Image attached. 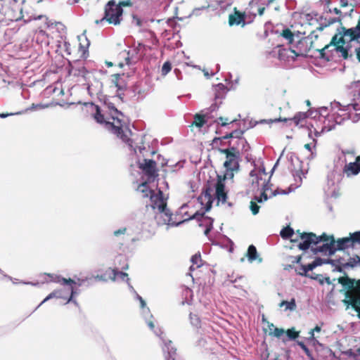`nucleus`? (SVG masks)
Instances as JSON below:
<instances>
[{
  "label": "nucleus",
  "mask_w": 360,
  "mask_h": 360,
  "mask_svg": "<svg viewBox=\"0 0 360 360\" xmlns=\"http://www.w3.org/2000/svg\"><path fill=\"white\" fill-rule=\"evenodd\" d=\"M324 243L322 245L317 246L314 251L315 252H323L331 255L336 251L335 240L333 236H328V241H323Z\"/></svg>",
  "instance_id": "a211bd4d"
},
{
  "label": "nucleus",
  "mask_w": 360,
  "mask_h": 360,
  "mask_svg": "<svg viewBox=\"0 0 360 360\" xmlns=\"http://www.w3.org/2000/svg\"><path fill=\"white\" fill-rule=\"evenodd\" d=\"M322 264L321 259V258H316L314 262L311 263L304 265L306 274H307V272L309 271L313 270L316 266L321 265Z\"/></svg>",
  "instance_id": "f704fd0d"
},
{
  "label": "nucleus",
  "mask_w": 360,
  "mask_h": 360,
  "mask_svg": "<svg viewBox=\"0 0 360 360\" xmlns=\"http://www.w3.org/2000/svg\"><path fill=\"white\" fill-rule=\"evenodd\" d=\"M285 333L290 340H295L299 336V332L296 331L294 328L288 329Z\"/></svg>",
  "instance_id": "37998d69"
},
{
  "label": "nucleus",
  "mask_w": 360,
  "mask_h": 360,
  "mask_svg": "<svg viewBox=\"0 0 360 360\" xmlns=\"http://www.w3.org/2000/svg\"><path fill=\"white\" fill-rule=\"evenodd\" d=\"M228 178L221 175H217V181L215 184V196L218 202H226L227 193L225 191V180Z\"/></svg>",
  "instance_id": "f3484780"
},
{
  "label": "nucleus",
  "mask_w": 360,
  "mask_h": 360,
  "mask_svg": "<svg viewBox=\"0 0 360 360\" xmlns=\"http://www.w3.org/2000/svg\"><path fill=\"white\" fill-rule=\"evenodd\" d=\"M92 115L98 123L106 124L107 118H109L105 114L103 113V111L98 105L91 104Z\"/></svg>",
  "instance_id": "412c9836"
},
{
  "label": "nucleus",
  "mask_w": 360,
  "mask_h": 360,
  "mask_svg": "<svg viewBox=\"0 0 360 360\" xmlns=\"http://www.w3.org/2000/svg\"><path fill=\"white\" fill-rule=\"evenodd\" d=\"M279 305L280 307L285 306L286 309L295 310L296 308L295 300L292 298L290 302L283 300Z\"/></svg>",
  "instance_id": "c9c22d12"
},
{
  "label": "nucleus",
  "mask_w": 360,
  "mask_h": 360,
  "mask_svg": "<svg viewBox=\"0 0 360 360\" xmlns=\"http://www.w3.org/2000/svg\"><path fill=\"white\" fill-rule=\"evenodd\" d=\"M75 293V292L74 290V288L71 287L70 297L68 298H67L63 295V290H56L53 291L52 292H51L46 298H44V300L40 303V304L39 306H41L42 304H44V302H46V301H48L52 298H61V299H64V300L67 299V303H68L72 300V297Z\"/></svg>",
  "instance_id": "aec40b11"
},
{
  "label": "nucleus",
  "mask_w": 360,
  "mask_h": 360,
  "mask_svg": "<svg viewBox=\"0 0 360 360\" xmlns=\"http://www.w3.org/2000/svg\"><path fill=\"white\" fill-rule=\"evenodd\" d=\"M294 233V230L290 226H286L283 228L280 233L281 237L284 239H292V237L293 236Z\"/></svg>",
  "instance_id": "473e14b6"
},
{
  "label": "nucleus",
  "mask_w": 360,
  "mask_h": 360,
  "mask_svg": "<svg viewBox=\"0 0 360 360\" xmlns=\"http://www.w3.org/2000/svg\"><path fill=\"white\" fill-rule=\"evenodd\" d=\"M320 331H321V327H320V326H316L314 327V328H313V329L311 330V332H310V333H311V338H314V332H320Z\"/></svg>",
  "instance_id": "e2e57ef3"
},
{
  "label": "nucleus",
  "mask_w": 360,
  "mask_h": 360,
  "mask_svg": "<svg viewBox=\"0 0 360 360\" xmlns=\"http://www.w3.org/2000/svg\"><path fill=\"white\" fill-rule=\"evenodd\" d=\"M281 36L288 41L289 44H292L294 39V34L292 31L287 28L283 30Z\"/></svg>",
  "instance_id": "e433bc0d"
},
{
  "label": "nucleus",
  "mask_w": 360,
  "mask_h": 360,
  "mask_svg": "<svg viewBox=\"0 0 360 360\" xmlns=\"http://www.w3.org/2000/svg\"><path fill=\"white\" fill-rule=\"evenodd\" d=\"M342 27H345L341 26L338 29V33L332 37L330 42L322 48L316 44L315 40L318 39V35L315 34L316 30H306L305 29L302 31L298 30L297 32L302 35H306L308 33L309 34L307 37L300 39L297 44L290 47V51L294 53L295 57L307 56L311 49H314L320 53L321 58H325V51L333 45L335 46V51L340 52L344 59H347L352 56L351 46H349V44L352 41H356V40L343 39L342 41H339L340 38L342 36Z\"/></svg>",
  "instance_id": "f257e3e1"
},
{
  "label": "nucleus",
  "mask_w": 360,
  "mask_h": 360,
  "mask_svg": "<svg viewBox=\"0 0 360 360\" xmlns=\"http://www.w3.org/2000/svg\"><path fill=\"white\" fill-rule=\"evenodd\" d=\"M298 345L303 349L306 355L310 359V360H315L311 352L309 349V348L305 345L303 342H298Z\"/></svg>",
  "instance_id": "c03bdc74"
},
{
  "label": "nucleus",
  "mask_w": 360,
  "mask_h": 360,
  "mask_svg": "<svg viewBox=\"0 0 360 360\" xmlns=\"http://www.w3.org/2000/svg\"><path fill=\"white\" fill-rule=\"evenodd\" d=\"M69 76L77 78V82H86L91 75L84 65H73L70 64L68 69Z\"/></svg>",
  "instance_id": "f8f14e48"
},
{
  "label": "nucleus",
  "mask_w": 360,
  "mask_h": 360,
  "mask_svg": "<svg viewBox=\"0 0 360 360\" xmlns=\"http://www.w3.org/2000/svg\"><path fill=\"white\" fill-rule=\"evenodd\" d=\"M343 259H339L337 260L339 264H341L344 268L360 266V257L358 255H355L353 257H350L347 262H342Z\"/></svg>",
  "instance_id": "b1692460"
},
{
  "label": "nucleus",
  "mask_w": 360,
  "mask_h": 360,
  "mask_svg": "<svg viewBox=\"0 0 360 360\" xmlns=\"http://www.w3.org/2000/svg\"><path fill=\"white\" fill-rule=\"evenodd\" d=\"M0 15L2 20L17 21L22 18L21 9L15 4L13 6H4Z\"/></svg>",
  "instance_id": "ddd939ff"
},
{
  "label": "nucleus",
  "mask_w": 360,
  "mask_h": 360,
  "mask_svg": "<svg viewBox=\"0 0 360 360\" xmlns=\"http://www.w3.org/2000/svg\"><path fill=\"white\" fill-rule=\"evenodd\" d=\"M205 122V115L196 114L194 116V121L193 122L192 125H195L198 127H202Z\"/></svg>",
  "instance_id": "72a5a7b5"
},
{
  "label": "nucleus",
  "mask_w": 360,
  "mask_h": 360,
  "mask_svg": "<svg viewBox=\"0 0 360 360\" xmlns=\"http://www.w3.org/2000/svg\"><path fill=\"white\" fill-rule=\"evenodd\" d=\"M112 82L118 90H124L126 88V84L122 76L120 75H113Z\"/></svg>",
  "instance_id": "7c9ffc66"
},
{
  "label": "nucleus",
  "mask_w": 360,
  "mask_h": 360,
  "mask_svg": "<svg viewBox=\"0 0 360 360\" xmlns=\"http://www.w3.org/2000/svg\"><path fill=\"white\" fill-rule=\"evenodd\" d=\"M243 134V131L242 130H234L232 132L226 134L223 136V139H227L229 138L235 137V138H240Z\"/></svg>",
  "instance_id": "79ce46f5"
},
{
  "label": "nucleus",
  "mask_w": 360,
  "mask_h": 360,
  "mask_svg": "<svg viewBox=\"0 0 360 360\" xmlns=\"http://www.w3.org/2000/svg\"><path fill=\"white\" fill-rule=\"evenodd\" d=\"M340 108L338 110V115H340V117H342V118L340 120H336L335 122L337 123L340 124L341 122L345 119H352V110L356 112H359V114H360V87L358 90V93L354 94V98L351 103L345 105L340 104Z\"/></svg>",
  "instance_id": "1a4fd4ad"
},
{
  "label": "nucleus",
  "mask_w": 360,
  "mask_h": 360,
  "mask_svg": "<svg viewBox=\"0 0 360 360\" xmlns=\"http://www.w3.org/2000/svg\"><path fill=\"white\" fill-rule=\"evenodd\" d=\"M246 18L245 12L240 11L236 7H234L233 13L229 15V25L244 27L246 24Z\"/></svg>",
  "instance_id": "2eb2a0df"
},
{
  "label": "nucleus",
  "mask_w": 360,
  "mask_h": 360,
  "mask_svg": "<svg viewBox=\"0 0 360 360\" xmlns=\"http://www.w3.org/2000/svg\"><path fill=\"white\" fill-rule=\"evenodd\" d=\"M172 70V64L169 61H166L164 63L162 70H161V74L163 76H165L167 75Z\"/></svg>",
  "instance_id": "a18cd8bd"
},
{
  "label": "nucleus",
  "mask_w": 360,
  "mask_h": 360,
  "mask_svg": "<svg viewBox=\"0 0 360 360\" xmlns=\"http://www.w3.org/2000/svg\"><path fill=\"white\" fill-rule=\"evenodd\" d=\"M295 271H296L297 274L300 275V276H307V274H306V270H305L304 265H301Z\"/></svg>",
  "instance_id": "5fc2aeb1"
},
{
  "label": "nucleus",
  "mask_w": 360,
  "mask_h": 360,
  "mask_svg": "<svg viewBox=\"0 0 360 360\" xmlns=\"http://www.w3.org/2000/svg\"><path fill=\"white\" fill-rule=\"evenodd\" d=\"M220 152L226 155V160L224 163L226 171L222 176L233 179L234 172L239 169L240 152L234 147L220 149Z\"/></svg>",
  "instance_id": "39448f33"
},
{
  "label": "nucleus",
  "mask_w": 360,
  "mask_h": 360,
  "mask_svg": "<svg viewBox=\"0 0 360 360\" xmlns=\"http://www.w3.org/2000/svg\"><path fill=\"white\" fill-rule=\"evenodd\" d=\"M126 231H127V229H126V228H122V229H118V230H117V231H115L114 232V235H115V236H119L120 234H124V233H125V232H126Z\"/></svg>",
  "instance_id": "bf43d9fd"
},
{
  "label": "nucleus",
  "mask_w": 360,
  "mask_h": 360,
  "mask_svg": "<svg viewBox=\"0 0 360 360\" xmlns=\"http://www.w3.org/2000/svg\"><path fill=\"white\" fill-rule=\"evenodd\" d=\"M246 256L250 262H252L258 258L257 251L255 245H250L248 247Z\"/></svg>",
  "instance_id": "c756f323"
},
{
  "label": "nucleus",
  "mask_w": 360,
  "mask_h": 360,
  "mask_svg": "<svg viewBox=\"0 0 360 360\" xmlns=\"http://www.w3.org/2000/svg\"><path fill=\"white\" fill-rule=\"evenodd\" d=\"M271 326L274 328V330L269 333L270 335H274L278 338H280L285 334L284 329L274 327V324H271Z\"/></svg>",
  "instance_id": "ea45409f"
},
{
  "label": "nucleus",
  "mask_w": 360,
  "mask_h": 360,
  "mask_svg": "<svg viewBox=\"0 0 360 360\" xmlns=\"http://www.w3.org/2000/svg\"><path fill=\"white\" fill-rule=\"evenodd\" d=\"M196 1V6L199 9L202 8H206L210 6V4L207 1V0H195Z\"/></svg>",
  "instance_id": "8fccbe9b"
},
{
  "label": "nucleus",
  "mask_w": 360,
  "mask_h": 360,
  "mask_svg": "<svg viewBox=\"0 0 360 360\" xmlns=\"http://www.w3.org/2000/svg\"><path fill=\"white\" fill-rule=\"evenodd\" d=\"M216 90L221 91L222 93H224L226 91V88L223 84H219L216 87Z\"/></svg>",
  "instance_id": "13d9d810"
},
{
  "label": "nucleus",
  "mask_w": 360,
  "mask_h": 360,
  "mask_svg": "<svg viewBox=\"0 0 360 360\" xmlns=\"http://www.w3.org/2000/svg\"><path fill=\"white\" fill-rule=\"evenodd\" d=\"M139 300L140 301V303H141V307L142 308H143L145 306H146V302L145 301L143 300V298L140 296H139Z\"/></svg>",
  "instance_id": "774afa93"
},
{
  "label": "nucleus",
  "mask_w": 360,
  "mask_h": 360,
  "mask_svg": "<svg viewBox=\"0 0 360 360\" xmlns=\"http://www.w3.org/2000/svg\"><path fill=\"white\" fill-rule=\"evenodd\" d=\"M316 141L315 139H313L311 143H306L304 145V148H306L309 152L311 153V156H313V148H315L316 147Z\"/></svg>",
  "instance_id": "3c124183"
},
{
  "label": "nucleus",
  "mask_w": 360,
  "mask_h": 360,
  "mask_svg": "<svg viewBox=\"0 0 360 360\" xmlns=\"http://www.w3.org/2000/svg\"><path fill=\"white\" fill-rule=\"evenodd\" d=\"M111 116L106 121L105 127L113 134L116 135L123 142L129 146H132V141L129 138V134L131 131L129 130L125 122H124L122 112H119L114 107L111 109Z\"/></svg>",
  "instance_id": "f03ea898"
},
{
  "label": "nucleus",
  "mask_w": 360,
  "mask_h": 360,
  "mask_svg": "<svg viewBox=\"0 0 360 360\" xmlns=\"http://www.w3.org/2000/svg\"><path fill=\"white\" fill-rule=\"evenodd\" d=\"M292 259H293V260H292V263H300V261H301V259H302V256L301 255H298L297 257H291Z\"/></svg>",
  "instance_id": "0e129e2a"
},
{
  "label": "nucleus",
  "mask_w": 360,
  "mask_h": 360,
  "mask_svg": "<svg viewBox=\"0 0 360 360\" xmlns=\"http://www.w3.org/2000/svg\"><path fill=\"white\" fill-rule=\"evenodd\" d=\"M343 172L347 176L357 175L360 172V155L356 157L354 162L346 164L343 168Z\"/></svg>",
  "instance_id": "6ab92c4d"
},
{
  "label": "nucleus",
  "mask_w": 360,
  "mask_h": 360,
  "mask_svg": "<svg viewBox=\"0 0 360 360\" xmlns=\"http://www.w3.org/2000/svg\"><path fill=\"white\" fill-rule=\"evenodd\" d=\"M212 2L217 5L221 6L224 4H229V0H212Z\"/></svg>",
  "instance_id": "4d7b16f0"
},
{
  "label": "nucleus",
  "mask_w": 360,
  "mask_h": 360,
  "mask_svg": "<svg viewBox=\"0 0 360 360\" xmlns=\"http://www.w3.org/2000/svg\"><path fill=\"white\" fill-rule=\"evenodd\" d=\"M204 197L205 199H207V210H209L211 207V205L212 202V196L210 194V192L208 190H206V191L204 193Z\"/></svg>",
  "instance_id": "09e8293b"
},
{
  "label": "nucleus",
  "mask_w": 360,
  "mask_h": 360,
  "mask_svg": "<svg viewBox=\"0 0 360 360\" xmlns=\"http://www.w3.org/2000/svg\"><path fill=\"white\" fill-rule=\"evenodd\" d=\"M111 271L113 276L112 278L113 281H115L118 277H120L122 280H124L126 278L128 277V274L127 273L119 271L117 269H111Z\"/></svg>",
  "instance_id": "58836bf2"
},
{
  "label": "nucleus",
  "mask_w": 360,
  "mask_h": 360,
  "mask_svg": "<svg viewBox=\"0 0 360 360\" xmlns=\"http://www.w3.org/2000/svg\"><path fill=\"white\" fill-rule=\"evenodd\" d=\"M288 51H290V49H286L285 48H280L278 50V58L280 60H285L286 59V58L288 57L287 54H288Z\"/></svg>",
  "instance_id": "de8ad7c7"
},
{
  "label": "nucleus",
  "mask_w": 360,
  "mask_h": 360,
  "mask_svg": "<svg viewBox=\"0 0 360 360\" xmlns=\"http://www.w3.org/2000/svg\"><path fill=\"white\" fill-rule=\"evenodd\" d=\"M190 321L191 324L195 327L199 328L200 326L201 321L198 315L191 313Z\"/></svg>",
  "instance_id": "a19ab883"
},
{
  "label": "nucleus",
  "mask_w": 360,
  "mask_h": 360,
  "mask_svg": "<svg viewBox=\"0 0 360 360\" xmlns=\"http://www.w3.org/2000/svg\"><path fill=\"white\" fill-rule=\"evenodd\" d=\"M137 191L142 193L143 198H150V195L155 193V191L150 189L148 185V181H145L139 185Z\"/></svg>",
  "instance_id": "bb28decb"
},
{
  "label": "nucleus",
  "mask_w": 360,
  "mask_h": 360,
  "mask_svg": "<svg viewBox=\"0 0 360 360\" xmlns=\"http://www.w3.org/2000/svg\"><path fill=\"white\" fill-rule=\"evenodd\" d=\"M342 36L339 41H342L343 39L356 40L360 43V18L358 20L356 25L351 28H342Z\"/></svg>",
  "instance_id": "4468645a"
},
{
  "label": "nucleus",
  "mask_w": 360,
  "mask_h": 360,
  "mask_svg": "<svg viewBox=\"0 0 360 360\" xmlns=\"http://www.w3.org/2000/svg\"><path fill=\"white\" fill-rule=\"evenodd\" d=\"M265 9L266 8L264 6H259L257 8V14L259 15V16H262L264 11H265Z\"/></svg>",
  "instance_id": "052dcab7"
},
{
  "label": "nucleus",
  "mask_w": 360,
  "mask_h": 360,
  "mask_svg": "<svg viewBox=\"0 0 360 360\" xmlns=\"http://www.w3.org/2000/svg\"><path fill=\"white\" fill-rule=\"evenodd\" d=\"M85 44H82L81 42L78 44L77 53H75V50H73L75 46L73 47V49L71 47L70 44L69 43H65V51L69 56H72V60H80L82 59H86L88 56V47H89V42L87 40H85Z\"/></svg>",
  "instance_id": "9b49d317"
},
{
  "label": "nucleus",
  "mask_w": 360,
  "mask_h": 360,
  "mask_svg": "<svg viewBox=\"0 0 360 360\" xmlns=\"http://www.w3.org/2000/svg\"><path fill=\"white\" fill-rule=\"evenodd\" d=\"M264 174V172H261L260 171L258 172V173H255V171H252L250 172V176L252 178V184L254 185L255 184V186L257 187H259L260 186H265V183H266V180L265 179H262V175Z\"/></svg>",
  "instance_id": "a878e982"
},
{
  "label": "nucleus",
  "mask_w": 360,
  "mask_h": 360,
  "mask_svg": "<svg viewBox=\"0 0 360 360\" xmlns=\"http://www.w3.org/2000/svg\"><path fill=\"white\" fill-rule=\"evenodd\" d=\"M44 276H49L50 278L49 281L62 282L63 284H75V281L71 278L67 279L65 278H62L61 279H60V278L55 274H44Z\"/></svg>",
  "instance_id": "c85d7f7f"
},
{
  "label": "nucleus",
  "mask_w": 360,
  "mask_h": 360,
  "mask_svg": "<svg viewBox=\"0 0 360 360\" xmlns=\"http://www.w3.org/2000/svg\"><path fill=\"white\" fill-rule=\"evenodd\" d=\"M349 238L353 245V247L356 245L360 244V231L349 234Z\"/></svg>",
  "instance_id": "4c0bfd02"
},
{
  "label": "nucleus",
  "mask_w": 360,
  "mask_h": 360,
  "mask_svg": "<svg viewBox=\"0 0 360 360\" xmlns=\"http://www.w3.org/2000/svg\"><path fill=\"white\" fill-rule=\"evenodd\" d=\"M342 153L343 155H350L352 156H354L355 155L356 153L354 150H343L342 151Z\"/></svg>",
  "instance_id": "680f3d73"
},
{
  "label": "nucleus",
  "mask_w": 360,
  "mask_h": 360,
  "mask_svg": "<svg viewBox=\"0 0 360 360\" xmlns=\"http://www.w3.org/2000/svg\"><path fill=\"white\" fill-rule=\"evenodd\" d=\"M238 281H246V280L245 279L244 276H240L237 277L235 280L231 281V282L234 284L233 285V288L239 289L240 290V295L245 296L247 294V291L244 289V285L235 284L236 283H237Z\"/></svg>",
  "instance_id": "2f4dec72"
},
{
  "label": "nucleus",
  "mask_w": 360,
  "mask_h": 360,
  "mask_svg": "<svg viewBox=\"0 0 360 360\" xmlns=\"http://www.w3.org/2000/svg\"><path fill=\"white\" fill-rule=\"evenodd\" d=\"M218 120H219L221 122V125L224 127V126H226L229 124H231V123L236 122V119H235V118L231 119L229 117H219L218 118Z\"/></svg>",
  "instance_id": "49530a36"
},
{
  "label": "nucleus",
  "mask_w": 360,
  "mask_h": 360,
  "mask_svg": "<svg viewBox=\"0 0 360 360\" xmlns=\"http://www.w3.org/2000/svg\"><path fill=\"white\" fill-rule=\"evenodd\" d=\"M308 118L307 112H299L295 115L292 118H283L281 117L276 118L274 120H264L266 123H273L277 122H287L292 120L295 126H304L306 123V120Z\"/></svg>",
  "instance_id": "dca6fc26"
},
{
  "label": "nucleus",
  "mask_w": 360,
  "mask_h": 360,
  "mask_svg": "<svg viewBox=\"0 0 360 360\" xmlns=\"http://www.w3.org/2000/svg\"><path fill=\"white\" fill-rule=\"evenodd\" d=\"M139 168L147 176L148 181H153L158 176L157 163L153 160L144 158L138 163Z\"/></svg>",
  "instance_id": "9d476101"
},
{
  "label": "nucleus",
  "mask_w": 360,
  "mask_h": 360,
  "mask_svg": "<svg viewBox=\"0 0 360 360\" xmlns=\"http://www.w3.org/2000/svg\"><path fill=\"white\" fill-rule=\"evenodd\" d=\"M122 15L123 9L117 5L115 0H110L105 5L103 15L93 14L91 18L98 25H104L105 23L118 25L122 21Z\"/></svg>",
  "instance_id": "7ed1b4c3"
},
{
  "label": "nucleus",
  "mask_w": 360,
  "mask_h": 360,
  "mask_svg": "<svg viewBox=\"0 0 360 360\" xmlns=\"http://www.w3.org/2000/svg\"><path fill=\"white\" fill-rule=\"evenodd\" d=\"M354 52L356 53V58L360 62V46L355 48Z\"/></svg>",
  "instance_id": "69168bd1"
},
{
  "label": "nucleus",
  "mask_w": 360,
  "mask_h": 360,
  "mask_svg": "<svg viewBox=\"0 0 360 360\" xmlns=\"http://www.w3.org/2000/svg\"><path fill=\"white\" fill-rule=\"evenodd\" d=\"M338 283L347 289L345 303L350 305L360 318V280L355 281L348 276H342L338 278Z\"/></svg>",
  "instance_id": "20e7f679"
},
{
  "label": "nucleus",
  "mask_w": 360,
  "mask_h": 360,
  "mask_svg": "<svg viewBox=\"0 0 360 360\" xmlns=\"http://www.w3.org/2000/svg\"><path fill=\"white\" fill-rule=\"evenodd\" d=\"M191 262L192 263L190 266V271H194L203 265V261L201 257V255L200 252H198L193 255L191 259Z\"/></svg>",
  "instance_id": "cd10ccee"
},
{
  "label": "nucleus",
  "mask_w": 360,
  "mask_h": 360,
  "mask_svg": "<svg viewBox=\"0 0 360 360\" xmlns=\"http://www.w3.org/2000/svg\"><path fill=\"white\" fill-rule=\"evenodd\" d=\"M63 26V24L60 22H55L49 25L46 30H39L37 31L34 35L37 43L41 46H49L51 39L59 37L57 34V30L59 27Z\"/></svg>",
  "instance_id": "6e6552de"
},
{
  "label": "nucleus",
  "mask_w": 360,
  "mask_h": 360,
  "mask_svg": "<svg viewBox=\"0 0 360 360\" xmlns=\"http://www.w3.org/2000/svg\"><path fill=\"white\" fill-rule=\"evenodd\" d=\"M150 204L146 205V208L150 207L153 210L156 211L160 214L166 215L167 219H164L165 224H170L171 217L169 210L167 209V202L164 198L163 192L159 190L157 193H154L150 195Z\"/></svg>",
  "instance_id": "0eeeda50"
},
{
  "label": "nucleus",
  "mask_w": 360,
  "mask_h": 360,
  "mask_svg": "<svg viewBox=\"0 0 360 360\" xmlns=\"http://www.w3.org/2000/svg\"><path fill=\"white\" fill-rule=\"evenodd\" d=\"M349 356L357 360L358 356H360V348L357 349L355 352H349Z\"/></svg>",
  "instance_id": "6e6d98bb"
},
{
  "label": "nucleus",
  "mask_w": 360,
  "mask_h": 360,
  "mask_svg": "<svg viewBox=\"0 0 360 360\" xmlns=\"http://www.w3.org/2000/svg\"><path fill=\"white\" fill-rule=\"evenodd\" d=\"M250 207L253 214H257L259 212V206L255 201L250 202Z\"/></svg>",
  "instance_id": "603ef678"
},
{
  "label": "nucleus",
  "mask_w": 360,
  "mask_h": 360,
  "mask_svg": "<svg viewBox=\"0 0 360 360\" xmlns=\"http://www.w3.org/2000/svg\"><path fill=\"white\" fill-rule=\"evenodd\" d=\"M297 237L292 238L290 240L292 243L299 242L297 247L300 250H306L309 249L311 245H317L321 241H328V236L323 233L321 236H317L314 233L300 232V230L296 231Z\"/></svg>",
  "instance_id": "423d86ee"
},
{
  "label": "nucleus",
  "mask_w": 360,
  "mask_h": 360,
  "mask_svg": "<svg viewBox=\"0 0 360 360\" xmlns=\"http://www.w3.org/2000/svg\"><path fill=\"white\" fill-rule=\"evenodd\" d=\"M165 347L163 351L167 352L166 356L167 360H181L179 356L176 354V349L172 345V342L171 340L164 341Z\"/></svg>",
  "instance_id": "4be33fe9"
},
{
  "label": "nucleus",
  "mask_w": 360,
  "mask_h": 360,
  "mask_svg": "<svg viewBox=\"0 0 360 360\" xmlns=\"http://www.w3.org/2000/svg\"><path fill=\"white\" fill-rule=\"evenodd\" d=\"M349 248H353V245L352 244L349 237L339 238L335 241L336 250H343Z\"/></svg>",
  "instance_id": "393cba45"
},
{
  "label": "nucleus",
  "mask_w": 360,
  "mask_h": 360,
  "mask_svg": "<svg viewBox=\"0 0 360 360\" xmlns=\"http://www.w3.org/2000/svg\"><path fill=\"white\" fill-rule=\"evenodd\" d=\"M119 58L120 59H124V61L122 60H117L115 63L112 62H106V65L108 67H112L113 65H117L120 68L124 67L125 65H129L130 64V58L129 56V52L127 51H122L119 53Z\"/></svg>",
  "instance_id": "5701e85b"
},
{
  "label": "nucleus",
  "mask_w": 360,
  "mask_h": 360,
  "mask_svg": "<svg viewBox=\"0 0 360 360\" xmlns=\"http://www.w3.org/2000/svg\"><path fill=\"white\" fill-rule=\"evenodd\" d=\"M117 5L122 8L123 6H132L133 4L131 0H125L120 1Z\"/></svg>",
  "instance_id": "864d4df0"
},
{
  "label": "nucleus",
  "mask_w": 360,
  "mask_h": 360,
  "mask_svg": "<svg viewBox=\"0 0 360 360\" xmlns=\"http://www.w3.org/2000/svg\"><path fill=\"white\" fill-rule=\"evenodd\" d=\"M148 327L151 329V330H154L155 328V325L153 323V322L152 321H148L147 323Z\"/></svg>",
  "instance_id": "338daca9"
}]
</instances>
